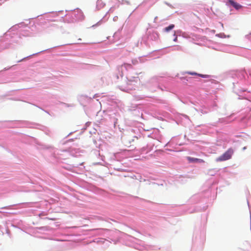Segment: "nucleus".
Segmentation results:
<instances>
[{"label": "nucleus", "instance_id": "f257e3e1", "mask_svg": "<svg viewBox=\"0 0 251 251\" xmlns=\"http://www.w3.org/2000/svg\"><path fill=\"white\" fill-rule=\"evenodd\" d=\"M233 151L231 149H229L226 151L223 154L219 157L216 159L217 162L223 161L228 160L231 158L232 155L233 154Z\"/></svg>", "mask_w": 251, "mask_h": 251}, {"label": "nucleus", "instance_id": "423d86ee", "mask_svg": "<svg viewBox=\"0 0 251 251\" xmlns=\"http://www.w3.org/2000/svg\"><path fill=\"white\" fill-rule=\"evenodd\" d=\"M189 74H190V75H196L197 74L196 73H188Z\"/></svg>", "mask_w": 251, "mask_h": 251}, {"label": "nucleus", "instance_id": "20e7f679", "mask_svg": "<svg viewBox=\"0 0 251 251\" xmlns=\"http://www.w3.org/2000/svg\"><path fill=\"white\" fill-rule=\"evenodd\" d=\"M175 27V25H173V24H172V25H170L169 26L165 27L164 29V30L165 31V32H169L171 30H172V29H173Z\"/></svg>", "mask_w": 251, "mask_h": 251}, {"label": "nucleus", "instance_id": "39448f33", "mask_svg": "<svg viewBox=\"0 0 251 251\" xmlns=\"http://www.w3.org/2000/svg\"><path fill=\"white\" fill-rule=\"evenodd\" d=\"M177 41V37L176 36L174 39V41L176 42Z\"/></svg>", "mask_w": 251, "mask_h": 251}, {"label": "nucleus", "instance_id": "f03ea898", "mask_svg": "<svg viewBox=\"0 0 251 251\" xmlns=\"http://www.w3.org/2000/svg\"><path fill=\"white\" fill-rule=\"evenodd\" d=\"M187 159L190 163H204V160L201 159L194 158L190 156L187 157Z\"/></svg>", "mask_w": 251, "mask_h": 251}, {"label": "nucleus", "instance_id": "7ed1b4c3", "mask_svg": "<svg viewBox=\"0 0 251 251\" xmlns=\"http://www.w3.org/2000/svg\"><path fill=\"white\" fill-rule=\"evenodd\" d=\"M229 2L236 9H239L242 7L239 3L234 2L232 0H229Z\"/></svg>", "mask_w": 251, "mask_h": 251}]
</instances>
